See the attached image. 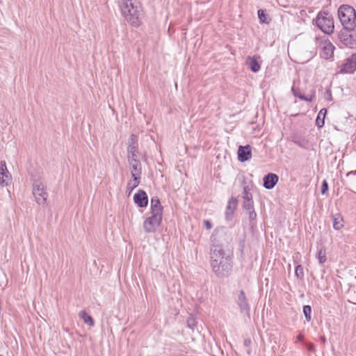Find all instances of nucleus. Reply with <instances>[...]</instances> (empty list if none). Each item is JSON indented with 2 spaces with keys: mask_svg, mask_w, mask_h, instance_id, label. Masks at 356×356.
<instances>
[{
  "mask_svg": "<svg viewBox=\"0 0 356 356\" xmlns=\"http://www.w3.org/2000/svg\"><path fill=\"white\" fill-rule=\"evenodd\" d=\"M253 206H254V204H253L252 200H243V207L245 211L254 209Z\"/></svg>",
  "mask_w": 356,
  "mask_h": 356,
  "instance_id": "30",
  "label": "nucleus"
},
{
  "mask_svg": "<svg viewBox=\"0 0 356 356\" xmlns=\"http://www.w3.org/2000/svg\"><path fill=\"white\" fill-rule=\"evenodd\" d=\"M151 213L163 215V207L157 197L151 199Z\"/></svg>",
  "mask_w": 356,
  "mask_h": 356,
  "instance_id": "18",
  "label": "nucleus"
},
{
  "mask_svg": "<svg viewBox=\"0 0 356 356\" xmlns=\"http://www.w3.org/2000/svg\"><path fill=\"white\" fill-rule=\"evenodd\" d=\"M11 179L6 162L4 161H0V185L2 186H8L11 181Z\"/></svg>",
  "mask_w": 356,
  "mask_h": 356,
  "instance_id": "10",
  "label": "nucleus"
},
{
  "mask_svg": "<svg viewBox=\"0 0 356 356\" xmlns=\"http://www.w3.org/2000/svg\"><path fill=\"white\" fill-rule=\"evenodd\" d=\"M246 64L253 72H257L260 70L261 66L256 56H248L246 59Z\"/></svg>",
  "mask_w": 356,
  "mask_h": 356,
  "instance_id": "20",
  "label": "nucleus"
},
{
  "mask_svg": "<svg viewBox=\"0 0 356 356\" xmlns=\"http://www.w3.org/2000/svg\"><path fill=\"white\" fill-rule=\"evenodd\" d=\"M356 175V170L354 171H350V172H348L346 176H347V177H350L352 175Z\"/></svg>",
  "mask_w": 356,
  "mask_h": 356,
  "instance_id": "38",
  "label": "nucleus"
},
{
  "mask_svg": "<svg viewBox=\"0 0 356 356\" xmlns=\"http://www.w3.org/2000/svg\"><path fill=\"white\" fill-rule=\"evenodd\" d=\"M278 176L273 173H268L264 177V186L266 189H272L278 181Z\"/></svg>",
  "mask_w": 356,
  "mask_h": 356,
  "instance_id": "15",
  "label": "nucleus"
},
{
  "mask_svg": "<svg viewBox=\"0 0 356 356\" xmlns=\"http://www.w3.org/2000/svg\"><path fill=\"white\" fill-rule=\"evenodd\" d=\"M317 259L321 264L327 261L326 252L325 249H321L317 254Z\"/></svg>",
  "mask_w": 356,
  "mask_h": 356,
  "instance_id": "27",
  "label": "nucleus"
},
{
  "mask_svg": "<svg viewBox=\"0 0 356 356\" xmlns=\"http://www.w3.org/2000/svg\"><path fill=\"white\" fill-rule=\"evenodd\" d=\"M322 341H325V337H322Z\"/></svg>",
  "mask_w": 356,
  "mask_h": 356,
  "instance_id": "44",
  "label": "nucleus"
},
{
  "mask_svg": "<svg viewBox=\"0 0 356 356\" xmlns=\"http://www.w3.org/2000/svg\"><path fill=\"white\" fill-rule=\"evenodd\" d=\"M356 70V54L351 55L340 66V72L353 73Z\"/></svg>",
  "mask_w": 356,
  "mask_h": 356,
  "instance_id": "8",
  "label": "nucleus"
},
{
  "mask_svg": "<svg viewBox=\"0 0 356 356\" xmlns=\"http://www.w3.org/2000/svg\"><path fill=\"white\" fill-rule=\"evenodd\" d=\"M258 17H259L261 22L266 23V24L269 23V22L267 20L266 15L265 14V13L263 10H258Z\"/></svg>",
  "mask_w": 356,
  "mask_h": 356,
  "instance_id": "31",
  "label": "nucleus"
},
{
  "mask_svg": "<svg viewBox=\"0 0 356 356\" xmlns=\"http://www.w3.org/2000/svg\"><path fill=\"white\" fill-rule=\"evenodd\" d=\"M248 214V218L250 220H254L257 217V213H255L254 209L246 211Z\"/></svg>",
  "mask_w": 356,
  "mask_h": 356,
  "instance_id": "36",
  "label": "nucleus"
},
{
  "mask_svg": "<svg viewBox=\"0 0 356 356\" xmlns=\"http://www.w3.org/2000/svg\"><path fill=\"white\" fill-rule=\"evenodd\" d=\"M236 302L240 308L241 312L250 316V306L248 303L245 294L243 291H240L238 296Z\"/></svg>",
  "mask_w": 356,
  "mask_h": 356,
  "instance_id": "9",
  "label": "nucleus"
},
{
  "mask_svg": "<svg viewBox=\"0 0 356 356\" xmlns=\"http://www.w3.org/2000/svg\"><path fill=\"white\" fill-rule=\"evenodd\" d=\"M351 31L344 29L341 31L339 38L343 43L347 47H352L355 43V38L350 33Z\"/></svg>",
  "mask_w": 356,
  "mask_h": 356,
  "instance_id": "14",
  "label": "nucleus"
},
{
  "mask_svg": "<svg viewBox=\"0 0 356 356\" xmlns=\"http://www.w3.org/2000/svg\"><path fill=\"white\" fill-rule=\"evenodd\" d=\"M213 272L218 277L227 276L232 267L231 258L224 259L222 261H215L211 264Z\"/></svg>",
  "mask_w": 356,
  "mask_h": 356,
  "instance_id": "5",
  "label": "nucleus"
},
{
  "mask_svg": "<svg viewBox=\"0 0 356 356\" xmlns=\"http://www.w3.org/2000/svg\"><path fill=\"white\" fill-rule=\"evenodd\" d=\"M128 163L131 176L141 177L142 164L140 159L134 161L131 160V161H128Z\"/></svg>",
  "mask_w": 356,
  "mask_h": 356,
  "instance_id": "13",
  "label": "nucleus"
},
{
  "mask_svg": "<svg viewBox=\"0 0 356 356\" xmlns=\"http://www.w3.org/2000/svg\"><path fill=\"white\" fill-rule=\"evenodd\" d=\"M296 144H298L300 146H302V143H300L299 142H296Z\"/></svg>",
  "mask_w": 356,
  "mask_h": 356,
  "instance_id": "43",
  "label": "nucleus"
},
{
  "mask_svg": "<svg viewBox=\"0 0 356 356\" xmlns=\"http://www.w3.org/2000/svg\"><path fill=\"white\" fill-rule=\"evenodd\" d=\"M204 225H205V227H206L207 229H211V227H212V224H211V222L209 220H205L204 221Z\"/></svg>",
  "mask_w": 356,
  "mask_h": 356,
  "instance_id": "37",
  "label": "nucleus"
},
{
  "mask_svg": "<svg viewBox=\"0 0 356 356\" xmlns=\"http://www.w3.org/2000/svg\"><path fill=\"white\" fill-rule=\"evenodd\" d=\"M303 338H304V335H303V334H300L297 337V339H298V341H302V340L303 339Z\"/></svg>",
  "mask_w": 356,
  "mask_h": 356,
  "instance_id": "41",
  "label": "nucleus"
},
{
  "mask_svg": "<svg viewBox=\"0 0 356 356\" xmlns=\"http://www.w3.org/2000/svg\"><path fill=\"white\" fill-rule=\"evenodd\" d=\"M163 215L151 213V216L147 218L143 222V227L146 233L154 232L159 227Z\"/></svg>",
  "mask_w": 356,
  "mask_h": 356,
  "instance_id": "6",
  "label": "nucleus"
},
{
  "mask_svg": "<svg viewBox=\"0 0 356 356\" xmlns=\"http://www.w3.org/2000/svg\"><path fill=\"white\" fill-rule=\"evenodd\" d=\"M326 113H327L326 108L321 109V111L318 113V115H317V118L316 120V125L318 128H321L323 127V125L325 124V118Z\"/></svg>",
  "mask_w": 356,
  "mask_h": 356,
  "instance_id": "22",
  "label": "nucleus"
},
{
  "mask_svg": "<svg viewBox=\"0 0 356 356\" xmlns=\"http://www.w3.org/2000/svg\"><path fill=\"white\" fill-rule=\"evenodd\" d=\"M129 145H137L138 146V144H137V137L136 135L134 134H131L129 137Z\"/></svg>",
  "mask_w": 356,
  "mask_h": 356,
  "instance_id": "34",
  "label": "nucleus"
},
{
  "mask_svg": "<svg viewBox=\"0 0 356 356\" xmlns=\"http://www.w3.org/2000/svg\"><path fill=\"white\" fill-rule=\"evenodd\" d=\"M121 9L122 13L127 22L134 26L140 25L142 9L137 0H124Z\"/></svg>",
  "mask_w": 356,
  "mask_h": 356,
  "instance_id": "1",
  "label": "nucleus"
},
{
  "mask_svg": "<svg viewBox=\"0 0 356 356\" xmlns=\"http://www.w3.org/2000/svg\"><path fill=\"white\" fill-rule=\"evenodd\" d=\"M134 202L140 207H144L147 205L148 200L145 191L140 190L134 196Z\"/></svg>",
  "mask_w": 356,
  "mask_h": 356,
  "instance_id": "16",
  "label": "nucleus"
},
{
  "mask_svg": "<svg viewBox=\"0 0 356 356\" xmlns=\"http://www.w3.org/2000/svg\"><path fill=\"white\" fill-rule=\"evenodd\" d=\"M250 343H251V340L250 339H245L244 345L245 346H247V347L249 346L250 345Z\"/></svg>",
  "mask_w": 356,
  "mask_h": 356,
  "instance_id": "39",
  "label": "nucleus"
},
{
  "mask_svg": "<svg viewBox=\"0 0 356 356\" xmlns=\"http://www.w3.org/2000/svg\"><path fill=\"white\" fill-rule=\"evenodd\" d=\"M327 92L329 93V96L330 97V99H332V94H331V92L330 90L327 91Z\"/></svg>",
  "mask_w": 356,
  "mask_h": 356,
  "instance_id": "42",
  "label": "nucleus"
},
{
  "mask_svg": "<svg viewBox=\"0 0 356 356\" xmlns=\"http://www.w3.org/2000/svg\"><path fill=\"white\" fill-rule=\"evenodd\" d=\"M308 350H310V351H314V344H312V343L309 344Z\"/></svg>",
  "mask_w": 356,
  "mask_h": 356,
  "instance_id": "40",
  "label": "nucleus"
},
{
  "mask_svg": "<svg viewBox=\"0 0 356 356\" xmlns=\"http://www.w3.org/2000/svg\"><path fill=\"white\" fill-rule=\"evenodd\" d=\"M291 91H292L293 94L294 95V96L298 97L301 100H304V101H306V102H311L312 101V99H313V97H307L302 95L300 92L299 89L296 88L294 87V86L292 87Z\"/></svg>",
  "mask_w": 356,
  "mask_h": 356,
  "instance_id": "26",
  "label": "nucleus"
},
{
  "mask_svg": "<svg viewBox=\"0 0 356 356\" xmlns=\"http://www.w3.org/2000/svg\"><path fill=\"white\" fill-rule=\"evenodd\" d=\"M303 313L307 322H309L312 319V308L309 305H305L303 307Z\"/></svg>",
  "mask_w": 356,
  "mask_h": 356,
  "instance_id": "28",
  "label": "nucleus"
},
{
  "mask_svg": "<svg viewBox=\"0 0 356 356\" xmlns=\"http://www.w3.org/2000/svg\"><path fill=\"white\" fill-rule=\"evenodd\" d=\"M328 191V184L326 180H323L321 186V193L325 194L326 192Z\"/></svg>",
  "mask_w": 356,
  "mask_h": 356,
  "instance_id": "35",
  "label": "nucleus"
},
{
  "mask_svg": "<svg viewBox=\"0 0 356 356\" xmlns=\"http://www.w3.org/2000/svg\"><path fill=\"white\" fill-rule=\"evenodd\" d=\"M33 195L35 198V201L39 204H44L48 197L47 193L45 191L44 184L41 181H35L33 186Z\"/></svg>",
  "mask_w": 356,
  "mask_h": 356,
  "instance_id": "7",
  "label": "nucleus"
},
{
  "mask_svg": "<svg viewBox=\"0 0 356 356\" xmlns=\"http://www.w3.org/2000/svg\"><path fill=\"white\" fill-rule=\"evenodd\" d=\"M231 241L232 236L226 227H217L211 236V248L223 249Z\"/></svg>",
  "mask_w": 356,
  "mask_h": 356,
  "instance_id": "3",
  "label": "nucleus"
},
{
  "mask_svg": "<svg viewBox=\"0 0 356 356\" xmlns=\"http://www.w3.org/2000/svg\"><path fill=\"white\" fill-rule=\"evenodd\" d=\"M79 316L81 318L83 319L86 324L88 325L90 327L94 325V321L90 315H88L85 310H81L79 312Z\"/></svg>",
  "mask_w": 356,
  "mask_h": 356,
  "instance_id": "23",
  "label": "nucleus"
},
{
  "mask_svg": "<svg viewBox=\"0 0 356 356\" xmlns=\"http://www.w3.org/2000/svg\"><path fill=\"white\" fill-rule=\"evenodd\" d=\"M140 179L141 177L131 176V179L129 181L127 184V189L129 190L130 191H133L139 185V184L140 183Z\"/></svg>",
  "mask_w": 356,
  "mask_h": 356,
  "instance_id": "24",
  "label": "nucleus"
},
{
  "mask_svg": "<svg viewBox=\"0 0 356 356\" xmlns=\"http://www.w3.org/2000/svg\"><path fill=\"white\" fill-rule=\"evenodd\" d=\"M334 47L333 44L327 41L323 43L322 47L321 56L325 59H328L333 56Z\"/></svg>",
  "mask_w": 356,
  "mask_h": 356,
  "instance_id": "17",
  "label": "nucleus"
},
{
  "mask_svg": "<svg viewBox=\"0 0 356 356\" xmlns=\"http://www.w3.org/2000/svg\"><path fill=\"white\" fill-rule=\"evenodd\" d=\"M140 159L139 152H138V146L134 145H129L127 147V160L131 161L138 160Z\"/></svg>",
  "mask_w": 356,
  "mask_h": 356,
  "instance_id": "19",
  "label": "nucleus"
},
{
  "mask_svg": "<svg viewBox=\"0 0 356 356\" xmlns=\"http://www.w3.org/2000/svg\"><path fill=\"white\" fill-rule=\"evenodd\" d=\"M211 264L215 261H222L224 259H229V256L225 257L223 249L211 248Z\"/></svg>",
  "mask_w": 356,
  "mask_h": 356,
  "instance_id": "12",
  "label": "nucleus"
},
{
  "mask_svg": "<svg viewBox=\"0 0 356 356\" xmlns=\"http://www.w3.org/2000/svg\"><path fill=\"white\" fill-rule=\"evenodd\" d=\"M295 273L298 278L302 277L304 275L303 268L300 265H298L296 268Z\"/></svg>",
  "mask_w": 356,
  "mask_h": 356,
  "instance_id": "33",
  "label": "nucleus"
},
{
  "mask_svg": "<svg viewBox=\"0 0 356 356\" xmlns=\"http://www.w3.org/2000/svg\"><path fill=\"white\" fill-rule=\"evenodd\" d=\"M250 189L248 186L243 188V200H252V193L250 192Z\"/></svg>",
  "mask_w": 356,
  "mask_h": 356,
  "instance_id": "29",
  "label": "nucleus"
},
{
  "mask_svg": "<svg viewBox=\"0 0 356 356\" xmlns=\"http://www.w3.org/2000/svg\"><path fill=\"white\" fill-rule=\"evenodd\" d=\"M338 16L344 29L353 31L356 26V12L355 9L347 5H343L338 10Z\"/></svg>",
  "mask_w": 356,
  "mask_h": 356,
  "instance_id": "2",
  "label": "nucleus"
},
{
  "mask_svg": "<svg viewBox=\"0 0 356 356\" xmlns=\"http://www.w3.org/2000/svg\"><path fill=\"white\" fill-rule=\"evenodd\" d=\"M316 26L325 33H333L334 26L333 17L328 13L320 12L315 19Z\"/></svg>",
  "mask_w": 356,
  "mask_h": 356,
  "instance_id": "4",
  "label": "nucleus"
},
{
  "mask_svg": "<svg viewBox=\"0 0 356 356\" xmlns=\"http://www.w3.org/2000/svg\"><path fill=\"white\" fill-rule=\"evenodd\" d=\"M251 147L249 145L240 146L238 150V158L241 162H245L251 158Z\"/></svg>",
  "mask_w": 356,
  "mask_h": 356,
  "instance_id": "11",
  "label": "nucleus"
},
{
  "mask_svg": "<svg viewBox=\"0 0 356 356\" xmlns=\"http://www.w3.org/2000/svg\"><path fill=\"white\" fill-rule=\"evenodd\" d=\"M237 200L236 199L232 197L227 204L225 215L227 220H230L234 214V210L236 208Z\"/></svg>",
  "mask_w": 356,
  "mask_h": 356,
  "instance_id": "21",
  "label": "nucleus"
},
{
  "mask_svg": "<svg viewBox=\"0 0 356 356\" xmlns=\"http://www.w3.org/2000/svg\"><path fill=\"white\" fill-rule=\"evenodd\" d=\"M197 322L195 318L190 316L187 319V325L189 328L193 330L196 326Z\"/></svg>",
  "mask_w": 356,
  "mask_h": 356,
  "instance_id": "32",
  "label": "nucleus"
},
{
  "mask_svg": "<svg viewBox=\"0 0 356 356\" xmlns=\"http://www.w3.org/2000/svg\"><path fill=\"white\" fill-rule=\"evenodd\" d=\"M343 219L339 214H336L333 216V227L339 230L341 227H343Z\"/></svg>",
  "mask_w": 356,
  "mask_h": 356,
  "instance_id": "25",
  "label": "nucleus"
}]
</instances>
